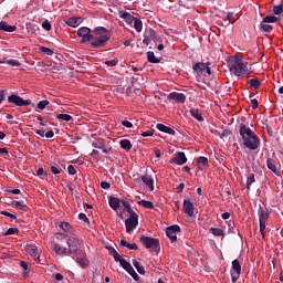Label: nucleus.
Listing matches in <instances>:
<instances>
[{
  "mask_svg": "<svg viewBox=\"0 0 283 283\" xmlns=\"http://www.w3.org/2000/svg\"><path fill=\"white\" fill-rule=\"evenodd\" d=\"M0 214L8 217V218H12L13 220H17V214L10 213L8 211H1Z\"/></svg>",
  "mask_w": 283,
  "mask_h": 283,
  "instance_id": "obj_53",
  "label": "nucleus"
},
{
  "mask_svg": "<svg viewBox=\"0 0 283 283\" xmlns=\"http://www.w3.org/2000/svg\"><path fill=\"white\" fill-rule=\"evenodd\" d=\"M138 205L143 206L145 209H150V210L155 209L154 202L148 200L138 201Z\"/></svg>",
  "mask_w": 283,
  "mask_h": 283,
  "instance_id": "obj_33",
  "label": "nucleus"
},
{
  "mask_svg": "<svg viewBox=\"0 0 283 283\" xmlns=\"http://www.w3.org/2000/svg\"><path fill=\"white\" fill-rule=\"evenodd\" d=\"M210 232L216 237L224 235L223 230L219 228H210Z\"/></svg>",
  "mask_w": 283,
  "mask_h": 283,
  "instance_id": "obj_43",
  "label": "nucleus"
},
{
  "mask_svg": "<svg viewBox=\"0 0 283 283\" xmlns=\"http://www.w3.org/2000/svg\"><path fill=\"white\" fill-rule=\"evenodd\" d=\"M64 185H65V187H66L69 190H71V191L74 190V185L72 184L71 180H64Z\"/></svg>",
  "mask_w": 283,
  "mask_h": 283,
  "instance_id": "obj_54",
  "label": "nucleus"
},
{
  "mask_svg": "<svg viewBox=\"0 0 283 283\" xmlns=\"http://www.w3.org/2000/svg\"><path fill=\"white\" fill-rule=\"evenodd\" d=\"M139 242L144 244L145 249L156 250L160 247L159 239H154L153 237L140 235Z\"/></svg>",
  "mask_w": 283,
  "mask_h": 283,
  "instance_id": "obj_5",
  "label": "nucleus"
},
{
  "mask_svg": "<svg viewBox=\"0 0 283 283\" xmlns=\"http://www.w3.org/2000/svg\"><path fill=\"white\" fill-rule=\"evenodd\" d=\"M94 39L91 40L90 44L93 49H102L107 45V42L112 39L107 28L98 27L94 29Z\"/></svg>",
  "mask_w": 283,
  "mask_h": 283,
  "instance_id": "obj_3",
  "label": "nucleus"
},
{
  "mask_svg": "<svg viewBox=\"0 0 283 283\" xmlns=\"http://www.w3.org/2000/svg\"><path fill=\"white\" fill-rule=\"evenodd\" d=\"M134 28L136 32H142L143 31V21H140V19L135 18L134 20Z\"/></svg>",
  "mask_w": 283,
  "mask_h": 283,
  "instance_id": "obj_39",
  "label": "nucleus"
},
{
  "mask_svg": "<svg viewBox=\"0 0 283 283\" xmlns=\"http://www.w3.org/2000/svg\"><path fill=\"white\" fill-rule=\"evenodd\" d=\"M50 104L48 99L40 101L36 105L38 109L43 111Z\"/></svg>",
  "mask_w": 283,
  "mask_h": 283,
  "instance_id": "obj_44",
  "label": "nucleus"
},
{
  "mask_svg": "<svg viewBox=\"0 0 283 283\" xmlns=\"http://www.w3.org/2000/svg\"><path fill=\"white\" fill-rule=\"evenodd\" d=\"M126 226V233H132L135 231V229L138 227V213L133 212L129 214V217L125 220Z\"/></svg>",
  "mask_w": 283,
  "mask_h": 283,
  "instance_id": "obj_6",
  "label": "nucleus"
},
{
  "mask_svg": "<svg viewBox=\"0 0 283 283\" xmlns=\"http://www.w3.org/2000/svg\"><path fill=\"white\" fill-rule=\"evenodd\" d=\"M241 272H242V269H241L240 261H239V259H234L232 261V269L230 270L232 283L238 282V280L240 279Z\"/></svg>",
  "mask_w": 283,
  "mask_h": 283,
  "instance_id": "obj_8",
  "label": "nucleus"
},
{
  "mask_svg": "<svg viewBox=\"0 0 283 283\" xmlns=\"http://www.w3.org/2000/svg\"><path fill=\"white\" fill-rule=\"evenodd\" d=\"M119 145H120V148L126 151H129L133 148V144L129 139H122Z\"/></svg>",
  "mask_w": 283,
  "mask_h": 283,
  "instance_id": "obj_29",
  "label": "nucleus"
},
{
  "mask_svg": "<svg viewBox=\"0 0 283 283\" xmlns=\"http://www.w3.org/2000/svg\"><path fill=\"white\" fill-rule=\"evenodd\" d=\"M174 165L182 166L187 163V156L184 151H178L177 155L170 159Z\"/></svg>",
  "mask_w": 283,
  "mask_h": 283,
  "instance_id": "obj_13",
  "label": "nucleus"
},
{
  "mask_svg": "<svg viewBox=\"0 0 283 283\" xmlns=\"http://www.w3.org/2000/svg\"><path fill=\"white\" fill-rule=\"evenodd\" d=\"M83 22V18H69L66 24L72 28H77Z\"/></svg>",
  "mask_w": 283,
  "mask_h": 283,
  "instance_id": "obj_24",
  "label": "nucleus"
},
{
  "mask_svg": "<svg viewBox=\"0 0 283 283\" xmlns=\"http://www.w3.org/2000/svg\"><path fill=\"white\" fill-rule=\"evenodd\" d=\"M229 70L237 77H248L252 73V67H249V62L242 60V57L234 55L229 60Z\"/></svg>",
  "mask_w": 283,
  "mask_h": 283,
  "instance_id": "obj_1",
  "label": "nucleus"
},
{
  "mask_svg": "<svg viewBox=\"0 0 283 283\" xmlns=\"http://www.w3.org/2000/svg\"><path fill=\"white\" fill-rule=\"evenodd\" d=\"M249 83L250 87L254 90H259V87L261 86V82L259 81V78H250Z\"/></svg>",
  "mask_w": 283,
  "mask_h": 283,
  "instance_id": "obj_37",
  "label": "nucleus"
},
{
  "mask_svg": "<svg viewBox=\"0 0 283 283\" xmlns=\"http://www.w3.org/2000/svg\"><path fill=\"white\" fill-rule=\"evenodd\" d=\"M112 186L108 181L104 180V181H101V188L103 189H109Z\"/></svg>",
  "mask_w": 283,
  "mask_h": 283,
  "instance_id": "obj_63",
  "label": "nucleus"
},
{
  "mask_svg": "<svg viewBox=\"0 0 283 283\" xmlns=\"http://www.w3.org/2000/svg\"><path fill=\"white\" fill-rule=\"evenodd\" d=\"M235 13L234 12H228L227 13V20L230 22V23H234L237 21V19L234 18Z\"/></svg>",
  "mask_w": 283,
  "mask_h": 283,
  "instance_id": "obj_50",
  "label": "nucleus"
},
{
  "mask_svg": "<svg viewBox=\"0 0 283 283\" xmlns=\"http://www.w3.org/2000/svg\"><path fill=\"white\" fill-rule=\"evenodd\" d=\"M239 133L245 148L250 150L259 149L260 147L259 136H256L251 128L247 127L245 124H240Z\"/></svg>",
  "mask_w": 283,
  "mask_h": 283,
  "instance_id": "obj_2",
  "label": "nucleus"
},
{
  "mask_svg": "<svg viewBox=\"0 0 283 283\" xmlns=\"http://www.w3.org/2000/svg\"><path fill=\"white\" fill-rule=\"evenodd\" d=\"M154 136V130L149 129V130H145L142 134V137H153Z\"/></svg>",
  "mask_w": 283,
  "mask_h": 283,
  "instance_id": "obj_60",
  "label": "nucleus"
},
{
  "mask_svg": "<svg viewBox=\"0 0 283 283\" xmlns=\"http://www.w3.org/2000/svg\"><path fill=\"white\" fill-rule=\"evenodd\" d=\"M255 182L254 174H250V176L247 178V189L250 190L252 184Z\"/></svg>",
  "mask_w": 283,
  "mask_h": 283,
  "instance_id": "obj_40",
  "label": "nucleus"
},
{
  "mask_svg": "<svg viewBox=\"0 0 283 283\" xmlns=\"http://www.w3.org/2000/svg\"><path fill=\"white\" fill-rule=\"evenodd\" d=\"M92 146L96 149H102L104 154H109L107 146L102 140L93 142Z\"/></svg>",
  "mask_w": 283,
  "mask_h": 283,
  "instance_id": "obj_25",
  "label": "nucleus"
},
{
  "mask_svg": "<svg viewBox=\"0 0 283 283\" xmlns=\"http://www.w3.org/2000/svg\"><path fill=\"white\" fill-rule=\"evenodd\" d=\"M40 53H44L46 55H53V51L51 49H48V46H40Z\"/></svg>",
  "mask_w": 283,
  "mask_h": 283,
  "instance_id": "obj_48",
  "label": "nucleus"
},
{
  "mask_svg": "<svg viewBox=\"0 0 283 283\" xmlns=\"http://www.w3.org/2000/svg\"><path fill=\"white\" fill-rule=\"evenodd\" d=\"M209 163V159L205 156H200L197 158V164L199 165V169L202 170V167L207 166Z\"/></svg>",
  "mask_w": 283,
  "mask_h": 283,
  "instance_id": "obj_32",
  "label": "nucleus"
},
{
  "mask_svg": "<svg viewBox=\"0 0 283 283\" xmlns=\"http://www.w3.org/2000/svg\"><path fill=\"white\" fill-rule=\"evenodd\" d=\"M42 28H43L45 31H51L52 24H51L50 21L45 20V21L42 23Z\"/></svg>",
  "mask_w": 283,
  "mask_h": 283,
  "instance_id": "obj_52",
  "label": "nucleus"
},
{
  "mask_svg": "<svg viewBox=\"0 0 283 283\" xmlns=\"http://www.w3.org/2000/svg\"><path fill=\"white\" fill-rule=\"evenodd\" d=\"M190 115L193 117V118H196V120H198V122H203L205 120V118H203V116H202V113L200 112V109L199 108H190Z\"/></svg>",
  "mask_w": 283,
  "mask_h": 283,
  "instance_id": "obj_22",
  "label": "nucleus"
},
{
  "mask_svg": "<svg viewBox=\"0 0 283 283\" xmlns=\"http://www.w3.org/2000/svg\"><path fill=\"white\" fill-rule=\"evenodd\" d=\"M283 12V0H281V4L273 6V14L280 15Z\"/></svg>",
  "mask_w": 283,
  "mask_h": 283,
  "instance_id": "obj_38",
  "label": "nucleus"
},
{
  "mask_svg": "<svg viewBox=\"0 0 283 283\" xmlns=\"http://www.w3.org/2000/svg\"><path fill=\"white\" fill-rule=\"evenodd\" d=\"M80 220L90 223V219L87 218V216L85 213H80L78 214Z\"/></svg>",
  "mask_w": 283,
  "mask_h": 283,
  "instance_id": "obj_62",
  "label": "nucleus"
},
{
  "mask_svg": "<svg viewBox=\"0 0 283 283\" xmlns=\"http://www.w3.org/2000/svg\"><path fill=\"white\" fill-rule=\"evenodd\" d=\"M3 62L11 66H21V62H19L18 60H4Z\"/></svg>",
  "mask_w": 283,
  "mask_h": 283,
  "instance_id": "obj_46",
  "label": "nucleus"
},
{
  "mask_svg": "<svg viewBox=\"0 0 283 283\" xmlns=\"http://www.w3.org/2000/svg\"><path fill=\"white\" fill-rule=\"evenodd\" d=\"M60 228L63 229L64 232H67L70 234H73L75 232V229L69 222H62L60 224Z\"/></svg>",
  "mask_w": 283,
  "mask_h": 283,
  "instance_id": "obj_28",
  "label": "nucleus"
},
{
  "mask_svg": "<svg viewBox=\"0 0 283 283\" xmlns=\"http://www.w3.org/2000/svg\"><path fill=\"white\" fill-rule=\"evenodd\" d=\"M92 30L87 27L80 28L77 30V36L82 38L81 43L92 42L94 35L91 34Z\"/></svg>",
  "mask_w": 283,
  "mask_h": 283,
  "instance_id": "obj_10",
  "label": "nucleus"
},
{
  "mask_svg": "<svg viewBox=\"0 0 283 283\" xmlns=\"http://www.w3.org/2000/svg\"><path fill=\"white\" fill-rule=\"evenodd\" d=\"M272 24H266V22H261V24H260V31H262V32H265V33H270V32H272Z\"/></svg>",
  "mask_w": 283,
  "mask_h": 283,
  "instance_id": "obj_35",
  "label": "nucleus"
},
{
  "mask_svg": "<svg viewBox=\"0 0 283 283\" xmlns=\"http://www.w3.org/2000/svg\"><path fill=\"white\" fill-rule=\"evenodd\" d=\"M147 60H148V62H150L151 64H159L160 61H161V59H160V57H157V56L155 55V52H153V51H148V52H147Z\"/></svg>",
  "mask_w": 283,
  "mask_h": 283,
  "instance_id": "obj_26",
  "label": "nucleus"
},
{
  "mask_svg": "<svg viewBox=\"0 0 283 283\" xmlns=\"http://www.w3.org/2000/svg\"><path fill=\"white\" fill-rule=\"evenodd\" d=\"M118 63H119V60H117V57H115L112 61L104 62L105 65L111 66V67L118 65Z\"/></svg>",
  "mask_w": 283,
  "mask_h": 283,
  "instance_id": "obj_49",
  "label": "nucleus"
},
{
  "mask_svg": "<svg viewBox=\"0 0 283 283\" xmlns=\"http://www.w3.org/2000/svg\"><path fill=\"white\" fill-rule=\"evenodd\" d=\"M36 176H39V177H41V176L48 177V172H44L43 167H40L39 169H36Z\"/></svg>",
  "mask_w": 283,
  "mask_h": 283,
  "instance_id": "obj_56",
  "label": "nucleus"
},
{
  "mask_svg": "<svg viewBox=\"0 0 283 283\" xmlns=\"http://www.w3.org/2000/svg\"><path fill=\"white\" fill-rule=\"evenodd\" d=\"M8 103L13 104L15 106H32L34 107V103L30 99H23V97L12 94L8 97Z\"/></svg>",
  "mask_w": 283,
  "mask_h": 283,
  "instance_id": "obj_7",
  "label": "nucleus"
},
{
  "mask_svg": "<svg viewBox=\"0 0 283 283\" xmlns=\"http://www.w3.org/2000/svg\"><path fill=\"white\" fill-rule=\"evenodd\" d=\"M266 166L268 169L271 170L273 174H275V176H281L280 170H277V161L275 158L272 157H268L266 158Z\"/></svg>",
  "mask_w": 283,
  "mask_h": 283,
  "instance_id": "obj_14",
  "label": "nucleus"
},
{
  "mask_svg": "<svg viewBox=\"0 0 283 283\" xmlns=\"http://www.w3.org/2000/svg\"><path fill=\"white\" fill-rule=\"evenodd\" d=\"M168 101H175L177 104H185L187 101V96L182 94V92H170L167 95Z\"/></svg>",
  "mask_w": 283,
  "mask_h": 283,
  "instance_id": "obj_11",
  "label": "nucleus"
},
{
  "mask_svg": "<svg viewBox=\"0 0 283 283\" xmlns=\"http://www.w3.org/2000/svg\"><path fill=\"white\" fill-rule=\"evenodd\" d=\"M182 210H184V213L190 218L195 216V205L189 199L184 200Z\"/></svg>",
  "mask_w": 283,
  "mask_h": 283,
  "instance_id": "obj_12",
  "label": "nucleus"
},
{
  "mask_svg": "<svg viewBox=\"0 0 283 283\" xmlns=\"http://www.w3.org/2000/svg\"><path fill=\"white\" fill-rule=\"evenodd\" d=\"M67 172L70 174V176H75L76 174V169L74 166H69L67 167Z\"/></svg>",
  "mask_w": 283,
  "mask_h": 283,
  "instance_id": "obj_61",
  "label": "nucleus"
},
{
  "mask_svg": "<svg viewBox=\"0 0 283 283\" xmlns=\"http://www.w3.org/2000/svg\"><path fill=\"white\" fill-rule=\"evenodd\" d=\"M120 265H122L123 269H125V271L127 273H129V269H130L132 264L129 262H127L126 259H123L120 261Z\"/></svg>",
  "mask_w": 283,
  "mask_h": 283,
  "instance_id": "obj_47",
  "label": "nucleus"
},
{
  "mask_svg": "<svg viewBox=\"0 0 283 283\" xmlns=\"http://www.w3.org/2000/svg\"><path fill=\"white\" fill-rule=\"evenodd\" d=\"M18 232H19V229H17V228H9V229L4 232V235L17 234Z\"/></svg>",
  "mask_w": 283,
  "mask_h": 283,
  "instance_id": "obj_51",
  "label": "nucleus"
},
{
  "mask_svg": "<svg viewBox=\"0 0 283 283\" xmlns=\"http://www.w3.org/2000/svg\"><path fill=\"white\" fill-rule=\"evenodd\" d=\"M76 262L81 265V268L85 269L88 266V259H86V254L83 250L76 254Z\"/></svg>",
  "mask_w": 283,
  "mask_h": 283,
  "instance_id": "obj_15",
  "label": "nucleus"
},
{
  "mask_svg": "<svg viewBox=\"0 0 283 283\" xmlns=\"http://www.w3.org/2000/svg\"><path fill=\"white\" fill-rule=\"evenodd\" d=\"M53 250L55 251L56 254H60V255H66L69 253L67 248L62 247L60 244H54Z\"/></svg>",
  "mask_w": 283,
  "mask_h": 283,
  "instance_id": "obj_27",
  "label": "nucleus"
},
{
  "mask_svg": "<svg viewBox=\"0 0 283 283\" xmlns=\"http://www.w3.org/2000/svg\"><path fill=\"white\" fill-rule=\"evenodd\" d=\"M128 274L135 280V282H138L139 275H138V273H136V271L134 270V268L132 265L128 271Z\"/></svg>",
  "mask_w": 283,
  "mask_h": 283,
  "instance_id": "obj_45",
  "label": "nucleus"
},
{
  "mask_svg": "<svg viewBox=\"0 0 283 283\" xmlns=\"http://www.w3.org/2000/svg\"><path fill=\"white\" fill-rule=\"evenodd\" d=\"M122 205H123L125 211H126L128 214H132V213L135 212V211L133 210V208H132L129 201H127V200H122Z\"/></svg>",
  "mask_w": 283,
  "mask_h": 283,
  "instance_id": "obj_36",
  "label": "nucleus"
},
{
  "mask_svg": "<svg viewBox=\"0 0 283 283\" xmlns=\"http://www.w3.org/2000/svg\"><path fill=\"white\" fill-rule=\"evenodd\" d=\"M250 103H251L252 109H258V107H259V101H258L256 98L251 99Z\"/></svg>",
  "mask_w": 283,
  "mask_h": 283,
  "instance_id": "obj_57",
  "label": "nucleus"
},
{
  "mask_svg": "<svg viewBox=\"0 0 283 283\" xmlns=\"http://www.w3.org/2000/svg\"><path fill=\"white\" fill-rule=\"evenodd\" d=\"M51 171L54 174V175H57V174H61V169L55 167V166H51Z\"/></svg>",
  "mask_w": 283,
  "mask_h": 283,
  "instance_id": "obj_64",
  "label": "nucleus"
},
{
  "mask_svg": "<svg viewBox=\"0 0 283 283\" xmlns=\"http://www.w3.org/2000/svg\"><path fill=\"white\" fill-rule=\"evenodd\" d=\"M11 206H13L14 209L22 210V211H25V209H28L27 203H24L23 201L13 200L11 202Z\"/></svg>",
  "mask_w": 283,
  "mask_h": 283,
  "instance_id": "obj_30",
  "label": "nucleus"
},
{
  "mask_svg": "<svg viewBox=\"0 0 283 283\" xmlns=\"http://www.w3.org/2000/svg\"><path fill=\"white\" fill-rule=\"evenodd\" d=\"M67 245H69L67 254L77 255L82 251V241L75 235H72L67 239Z\"/></svg>",
  "mask_w": 283,
  "mask_h": 283,
  "instance_id": "obj_4",
  "label": "nucleus"
},
{
  "mask_svg": "<svg viewBox=\"0 0 283 283\" xmlns=\"http://www.w3.org/2000/svg\"><path fill=\"white\" fill-rule=\"evenodd\" d=\"M0 31H4V32H15L17 31V27H12L11 24H8V22L1 21L0 22Z\"/></svg>",
  "mask_w": 283,
  "mask_h": 283,
  "instance_id": "obj_23",
  "label": "nucleus"
},
{
  "mask_svg": "<svg viewBox=\"0 0 283 283\" xmlns=\"http://www.w3.org/2000/svg\"><path fill=\"white\" fill-rule=\"evenodd\" d=\"M114 260L116 261V262H119V264H122V261L124 260L122 256H120V253H118L117 251L115 252V254H114Z\"/></svg>",
  "mask_w": 283,
  "mask_h": 283,
  "instance_id": "obj_58",
  "label": "nucleus"
},
{
  "mask_svg": "<svg viewBox=\"0 0 283 283\" xmlns=\"http://www.w3.org/2000/svg\"><path fill=\"white\" fill-rule=\"evenodd\" d=\"M181 232V228L178 224H171L166 228V235L170 239V243H175L178 240L177 233Z\"/></svg>",
  "mask_w": 283,
  "mask_h": 283,
  "instance_id": "obj_9",
  "label": "nucleus"
},
{
  "mask_svg": "<svg viewBox=\"0 0 283 283\" xmlns=\"http://www.w3.org/2000/svg\"><path fill=\"white\" fill-rule=\"evenodd\" d=\"M133 265L136 268L137 272L139 273V275H145L146 270L143 266V264H140L138 261H134Z\"/></svg>",
  "mask_w": 283,
  "mask_h": 283,
  "instance_id": "obj_34",
  "label": "nucleus"
},
{
  "mask_svg": "<svg viewBox=\"0 0 283 283\" xmlns=\"http://www.w3.org/2000/svg\"><path fill=\"white\" fill-rule=\"evenodd\" d=\"M265 229H266V222L260 220V233L263 234Z\"/></svg>",
  "mask_w": 283,
  "mask_h": 283,
  "instance_id": "obj_59",
  "label": "nucleus"
},
{
  "mask_svg": "<svg viewBox=\"0 0 283 283\" xmlns=\"http://www.w3.org/2000/svg\"><path fill=\"white\" fill-rule=\"evenodd\" d=\"M207 64L205 62H198L192 65V70L198 74H202L206 71Z\"/></svg>",
  "mask_w": 283,
  "mask_h": 283,
  "instance_id": "obj_21",
  "label": "nucleus"
},
{
  "mask_svg": "<svg viewBox=\"0 0 283 283\" xmlns=\"http://www.w3.org/2000/svg\"><path fill=\"white\" fill-rule=\"evenodd\" d=\"M119 19H123L128 25H132V23L135 20V17L127 11H119Z\"/></svg>",
  "mask_w": 283,
  "mask_h": 283,
  "instance_id": "obj_17",
  "label": "nucleus"
},
{
  "mask_svg": "<svg viewBox=\"0 0 283 283\" xmlns=\"http://www.w3.org/2000/svg\"><path fill=\"white\" fill-rule=\"evenodd\" d=\"M122 126H124V127H126V128H132V127H134V124L130 123L128 119H124V120L122 122Z\"/></svg>",
  "mask_w": 283,
  "mask_h": 283,
  "instance_id": "obj_55",
  "label": "nucleus"
},
{
  "mask_svg": "<svg viewBox=\"0 0 283 283\" xmlns=\"http://www.w3.org/2000/svg\"><path fill=\"white\" fill-rule=\"evenodd\" d=\"M108 205H109V207L113 209V210H115V211H117L119 208H120V200L119 199H117V197H109L108 198Z\"/></svg>",
  "mask_w": 283,
  "mask_h": 283,
  "instance_id": "obj_20",
  "label": "nucleus"
},
{
  "mask_svg": "<svg viewBox=\"0 0 283 283\" xmlns=\"http://www.w3.org/2000/svg\"><path fill=\"white\" fill-rule=\"evenodd\" d=\"M157 129H159V132L161 133L169 134V136H176V130L170 127H167V125L165 124H157Z\"/></svg>",
  "mask_w": 283,
  "mask_h": 283,
  "instance_id": "obj_19",
  "label": "nucleus"
},
{
  "mask_svg": "<svg viewBox=\"0 0 283 283\" xmlns=\"http://www.w3.org/2000/svg\"><path fill=\"white\" fill-rule=\"evenodd\" d=\"M142 181L146 185V187H147L150 191L155 190L154 179L150 177V175H148V174L143 175Z\"/></svg>",
  "mask_w": 283,
  "mask_h": 283,
  "instance_id": "obj_18",
  "label": "nucleus"
},
{
  "mask_svg": "<svg viewBox=\"0 0 283 283\" xmlns=\"http://www.w3.org/2000/svg\"><path fill=\"white\" fill-rule=\"evenodd\" d=\"M277 21H279V18L275 15H268V17L263 18V22H266V23H274Z\"/></svg>",
  "mask_w": 283,
  "mask_h": 283,
  "instance_id": "obj_42",
  "label": "nucleus"
},
{
  "mask_svg": "<svg viewBox=\"0 0 283 283\" xmlns=\"http://www.w3.org/2000/svg\"><path fill=\"white\" fill-rule=\"evenodd\" d=\"M28 252L31 256H33L34 261L39 262V264H41L40 261V251L39 248L35 245H29L28 247Z\"/></svg>",
  "mask_w": 283,
  "mask_h": 283,
  "instance_id": "obj_16",
  "label": "nucleus"
},
{
  "mask_svg": "<svg viewBox=\"0 0 283 283\" xmlns=\"http://www.w3.org/2000/svg\"><path fill=\"white\" fill-rule=\"evenodd\" d=\"M259 217H260V221L268 222L270 214L268 213V211L264 210L263 207H260Z\"/></svg>",
  "mask_w": 283,
  "mask_h": 283,
  "instance_id": "obj_31",
  "label": "nucleus"
},
{
  "mask_svg": "<svg viewBox=\"0 0 283 283\" xmlns=\"http://www.w3.org/2000/svg\"><path fill=\"white\" fill-rule=\"evenodd\" d=\"M60 120L71 122L73 120V117L71 114H57L56 116Z\"/></svg>",
  "mask_w": 283,
  "mask_h": 283,
  "instance_id": "obj_41",
  "label": "nucleus"
}]
</instances>
